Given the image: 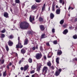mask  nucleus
I'll list each match as a JSON object with an SVG mask.
<instances>
[{
  "label": "nucleus",
  "instance_id": "nucleus-1",
  "mask_svg": "<svg viewBox=\"0 0 77 77\" xmlns=\"http://www.w3.org/2000/svg\"><path fill=\"white\" fill-rule=\"evenodd\" d=\"M29 23L26 21L21 22L20 24V27L21 29L26 30L29 26Z\"/></svg>",
  "mask_w": 77,
  "mask_h": 77
},
{
  "label": "nucleus",
  "instance_id": "nucleus-2",
  "mask_svg": "<svg viewBox=\"0 0 77 77\" xmlns=\"http://www.w3.org/2000/svg\"><path fill=\"white\" fill-rule=\"evenodd\" d=\"M42 57V55L41 54L37 53L36 54L35 58L37 60H39Z\"/></svg>",
  "mask_w": 77,
  "mask_h": 77
},
{
  "label": "nucleus",
  "instance_id": "nucleus-3",
  "mask_svg": "<svg viewBox=\"0 0 77 77\" xmlns=\"http://www.w3.org/2000/svg\"><path fill=\"white\" fill-rule=\"evenodd\" d=\"M48 67L47 66L44 67L42 70V73L43 74H46L47 72Z\"/></svg>",
  "mask_w": 77,
  "mask_h": 77
},
{
  "label": "nucleus",
  "instance_id": "nucleus-4",
  "mask_svg": "<svg viewBox=\"0 0 77 77\" xmlns=\"http://www.w3.org/2000/svg\"><path fill=\"white\" fill-rule=\"evenodd\" d=\"M62 71V69H59L58 70H57L55 73V75L57 77L59 75V74L60 73V72Z\"/></svg>",
  "mask_w": 77,
  "mask_h": 77
},
{
  "label": "nucleus",
  "instance_id": "nucleus-5",
  "mask_svg": "<svg viewBox=\"0 0 77 77\" xmlns=\"http://www.w3.org/2000/svg\"><path fill=\"white\" fill-rule=\"evenodd\" d=\"M23 45H22L21 43H18V44L16 45V48H22Z\"/></svg>",
  "mask_w": 77,
  "mask_h": 77
},
{
  "label": "nucleus",
  "instance_id": "nucleus-6",
  "mask_svg": "<svg viewBox=\"0 0 77 77\" xmlns=\"http://www.w3.org/2000/svg\"><path fill=\"white\" fill-rule=\"evenodd\" d=\"M39 4H37V5H33L31 7V9L32 10H35V9H36L37 8H38V6L39 5Z\"/></svg>",
  "mask_w": 77,
  "mask_h": 77
},
{
  "label": "nucleus",
  "instance_id": "nucleus-7",
  "mask_svg": "<svg viewBox=\"0 0 77 77\" xmlns=\"http://www.w3.org/2000/svg\"><path fill=\"white\" fill-rule=\"evenodd\" d=\"M29 21L31 23H33V21H35V17L30 15L29 17Z\"/></svg>",
  "mask_w": 77,
  "mask_h": 77
},
{
  "label": "nucleus",
  "instance_id": "nucleus-8",
  "mask_svg": "<svg viewBox=\"0 0 77 77\" xmlns=\"http://www.w3.org/2000/svg\"><path fill=\"white\" fill-rule=\"evenodd\" d=\"M8 45H9V46H10V47H11V46H12L13 45V44H14V43H13V42L11 40H9V41L8 42Z\"/></svg>",
  "mask_w": 77,
  "mask_h": 77
},
{
  "label": "nucleus",
  "instance_id": "nucleus-9",
  "mask_svg": "<svg viewBox=\"0 0 77 77\" xmlns=\"http://www.w3.org/2000/svg\"><path fill=\"white\" fill-rule=\"evenodd\" d=\"M27 50V48H23L21 50V53L22 54H24L26 52V50Z\"/></svg>",
  "mask_w": 77,
  "mask_h": 77
},
{
  "label": "nucleus",
  "instance_id": "nucleus-10",
  "mask_svg": "<svg viewBox=\"0 0 77 77\" xmlns=\"http://www.w3.org/2000/svg\"><path fill=\"white\" fill-rule=\"evenodd\" d=\"M40 29L41 31H44L45 30V26L43 25H41L39 26Z\"/></svg>",
  "mask_w": 77,
  "mask_h": 77
},
{
  "label": "nucleus",
  "instance_id": "nucleus-11",
  "mask_svg": "<svg viewBox=\"0 0 77 77\" xmlns=\"http://www.w3.org/2000/svg\"><path fill=\"white\" fill-rule=\"evenodd\" d=\"M62 54V51L61 50H58L57 51V56H60Z\"/></svg>",
  "mask_w": 77,
  "mask_h": 77
},
{
  "label": "nucleus",
  "instance_id": "nucleus-12",
  "mask_svg": "<svg viewBox=\"0 0 77 77\" xmlns=\"http://www.w3.org/2000/svg\"><path fill=\"white\" fill-rule=\"evenodd\" d=\"M55 5H55V3L54 2H53L52 6V11H53V12H54L55 11V9H54V8Z\"/></svg>",
  "mask_w": 77,
  "mask_h": 77
},
{
  "label": "nucleus",
  "instance_id": "nucleus-13",
  "mask_svg": "<svg viewBox=\"0 0 77 77\" xmlns=\"http://www.w3.org/2000/svg\"><path fill=\"white\" fill-rule=\"evenodd\" d=\"M47 37V35L45 34H42L41 35V39H44V38H45Z\"/></svg>",
  "mask_w": 77,
  "mask_h": 77
},
{
  "label": "nucleus",
  "instance_id": "nucleus-14",
  "mask_svg": "<svg viewBox=\"0 0 77 77\" xmlns=\"http://www.w3.org/2000/svg\"><path fill=\"white\" fill-rule=\"evenodd\" d=\"M4 17L5 18H8L9 17V14L7 12H5L4 13Z\"/></svg>",
  "mask_w": 77,
  "mask_h": 77
},
{
  "label": "nucleus",
  "instance_id": "nucleus-15",
  "mask_svg": "<svg viewBox=\"0 0 77 77\" xmlns=\"http://www.w3.org/2000/svg\"><path fill=\"white\" fill-rule=\"evenodd\" d=\"M38 20L39 22H41V23H43L44 22V19L41 17H39Z\"/></svg>",
  "mask_w": 77,
  "mask_h": 77
},
{
  "label": "nucleus",
  "instance_id": "nucleus-16",
  "mask_svg": "<svg viewBox=\"0 0 77 77\" xmlns=\"http://www.w3.org/2000/svg\"><path fill=\"white\" fill-rule=\"evenodd\" d=\"M29 65H26L24 67V68H23V71H27V69H28V68H29Z\"/></svg>",
  "mask_w": 77,
  "mask_h": 77
},
{
  "label": "nucleus",
  "instance_id": "nucleus-17",
  "mask_svg": "<svg viewBox=\"0 0 77 77\" xmlns=\"http://www.w3.org/2000/svg\"><path fill=\"white\" fill-rule=\"evenodd\" d=\"M45 10V3L43 5L42 8V12H43Z\"/></svg>",
  "mask_w": 77,
  "mask_h": 77
},
{
  "label": "nucleus",
  "instance_id": "nucleus-18",
  "mask_svg": "<svg viewBox=\"0 0 77 77\" xmlns=\"http://www.w3.org/2000/svg\"><path fill=\"white\" fill-rule=\"evenodd\" d=\"M56 13L57 15L60 14V8L57 9L56 10Z\"/></svg>",
  "mask_w": 77,
  "mask_h": 77
},
{
  "label": "nucleus",
  "instance_id": "nucleus-19",
  "mask_svg": "<svg viewBox=\"0 0 77 77\" xmlns=\"http://www.w3.org/2000/svg\"><path fill=\"white\" fill-rule=\"evenodd\" d=\"M68 32V30L67 29H65L63 32L64 35H66Z\"/></svg>",
  "mask_w": 77,
  "mask_h": 77
},
{
  "label": "nucleus",
  "instance_id": "nucleus-20",
  "mask_svg": "<svg viewBox=\"0 0 77 77\" xmlns=\"http://www.w3.org/2000/svg\"><path fill=\"white\" fill-rule=\"evenodd\" d=\"M54 17V14L52 13H51L50 14V18H51V19L52 20V19H53Z\"/></svg>",
  "mask_w": 77,
  "mask_h": 77
},
{
  "label": "nucleus",
  "instance_id": "nucleus-21",
  "mask_svg": "<svg viewBox=\"0 0 77 77\" xmlns=\"http://www.w3.org/2000/svg\"><path fill=\"white\" fill-rule=\"evenodd\" d=\"M28 42H29V40H28V39H26L25 40V41L24 42V45H27V44H28Z\"/></svg>",
  "mask_w": 77,
  "mask_h": 77
},
{
  "label": "nucleus",
  "instance_id": "nucleus-22",
  "mask_svg": "<svg viewBox=\"0 0 77 77\" xmlns=\"http://www.w3.org/2000/svg\"><path fill=\"white\" fill-rule=\"evenodd\" d=\"M0 62H1L2 64H4V63H5V60L3 58H2L0 59Z\"/></svg>",
  "mask_w": 77,
  "mask_h": 77
},
{
  "label": "nucleus",
  "instance_id": "nucleus-23",
  "mask_svg": "<svg viewBox=\"0 0 77 77\" xmlns=\"http://www.w3.org/2000/svg\"><path fill=\"white\" fill-rule=\"evenodd\" d=\"M7 75V72H6V70L4 72H3V77H6Z\"/></svg>",
  "mask_w": 77,
  "mask_h": 77
},
{
  "label": "nucleus",
  "instance_id": "nucleus-24",
  "mask_svg": "<svg viewBox=\"0 0 77 77\" xmlns=\"http://www.w3.org/2000/svg\"><path fill=\"white\" fill-rule=\"evenodd\" d=\"M5 47L7 51H9V47H8V45H5Z\"/></svg>",
  "mask_w": 77,
  "mask_h": 77
},
{
  "label": "nucleus",
  "instance_id": "nucleus-25",
  "mask_svg": "<svg viewBox=\"0 0 77 77\" xmlns=\"http://www.w3.org/2000/svg\"><path fill=\"white\" fill-rule=\"evenodd\" d=\"M0 37L1 38L3 39L5 37V35L1 33V36Z\"/></svg>",
  "mask_w": 77,
  "mask_h": 77
},
{
  "label": "nucleus",
  "instance_id": "nucleus-26",
  "mask_svg": "<svg viewBox=\"0 0 77 77\" xmlns=\"http://www.w3.org/2000/svg\"><path fill=\"white\" fill-rule=\"evenodd\" d=\"M56 62L57 64H59V57L56 58Z\"/></svg>",
  "mask_w": 77,
  "mask_h": 77
},
{
  "label": "nucleus",
  "instance_id": "nucleus-27",
  "mask_svg": "<svg viewBox=\"0 0 77 77\" xmlns=\"http://www.w3.org/2000/svg\"><path fill=\"white\" fill-rule=\"evenodd\" d=\"M41 65H40L38 67H37V71H38V72L40 71V69H41Z\"/></svg>",
  "mask_w": 77,
  "mask_h": 77
},
{
  "label": "nucleus",
  "instance_id": "nucleus-28",
  "mask_svg": "<svg viewBox=\"0 0 77 77\" xmlns=\"http://www.w3.org/2000/svg\"><path fill=\"white\" fill-rule=\"evenodd\" d=\"M50 67V69L52 70H54V69H55V67L54 66H51Z\"/></svg>",
  "mask_w": 77,
  "mask_h": 77
},
{
  "label": "nucleus",
  "instance_id": "nucleus-29",
  "mask_svg": "<svg viewBox=\"0 0 77 77\" xmlns=\"http://www.w3.org/2000/svg\"><path fill=\"white\" fill-rule=\"evenodd\" d=\"M63 23H64V19L62 20L60 22V24H63Z\"/></svg>",
  "mask_w": 77,
  "mask_h": 77
},
{
  "label": "nucleus",
  "instance_id": "nucleus-30",
  "mask_svg": "<svg viewBox=\"0 0 77 77\" xmlns=\"http://www.w3.org/2000/svg\"><path fill=\"white\" fill-rule=\"evenodd\" d=\"M73 38L74 39H76L77 38V34H75V35H74L73 36Z\"/></svg>",
  "mask_w": 77,
  "mask_h": 77
},
{
  "label": "nucleus",
  "instance_id": "nucleus-31",
  "mask_svg": "<svg viewBox=\"0 0 77 77\" xmlns=\"http://www.w3.org/2000/svg\"><path fill=\"white\" fill-rule=\"evenodd\" d=\"M28 61L29 63H32V59L29 58V59L28 60Z\"/></svg>",
  "mask_w": 77,
  "mask_h": 77
},
{
  "label": "nucleus",
  "instance_id": "nucleus-32",
  "mask_svg": "<svg viewBox=\"0 0 77 77\" xmlns=\"http://www.w3.org/2000/svg\"><path fill=\"white\" fill-rule=\"evenodd\" d=\"M14 35H11L9 36V39H13L14 38Z\"/></svg>",
  "mask_w": 77,
  "mask_h": 77
},
{
  "label": "nucleus",
  "instance_id": "nucleus-33",
  "mask_svg": "<svg viewBox=\"0 0 77 77\" xmlns=\"http://www.w3.org/2000/svg\"><path fill=\"white\" fill-rule=\"evenodd\" d=\"M47 65H48V66H50H50H51V62H48L47 63Z\"/></svg>",
  "mask_w": 77,
  "mask_h": 77
},
{
  "label": "nucleus",
  "instance_id": "nucleus-34",
  "mask_svg": "<svg viewBox=\"0 0 77 77\" xmlns=\"http://www.w3.org/2000/svg\"><path fill=\"white\" fill-rule=\"evenodd\" d=\"M18 43H21V41H20V37H18Z\"/></svg>",
  "mask_w": 77,
  "mask_h": 77
},
{
  "label": "nucleus",
  "instance_id": "nucleus-35",
  "mask_svg": "<svg viewBox=\"0 0 77 77\" xmlns=\"http://www.w3.org/2000/svg\"><path fill=\"white\" fill-rule=\"evenodd\" d=\"M15 2L16 3H20V0H15Z\"/></svg>",
  "mask_w": 77,
  "mask_h": 77
},
{
  "label": "nucleus",
  "instance_id": "nucleus-36",
  "mask_svg": "<svg viewBox=\"0 0 77 77\" xmlns=\"http://www.w3.org/2000/svg\"><path fill=\"white\" fill-rule=\"evenodd\" d=\"M5 32L6 29H4L3 30L1 31V33H5Z\"/></svg>",
  "mask_w": 77,
  "mask_h": 77
},
{
  "label": "nucleus",
  "instance_id": "nucleus-37",
  "mask_svg": "<svg viewBox=\"0 0 77 77\" xmlns=\"http://www.w3.org/2000/svg\"><path fill=\"white\" fill-rule=\"evenodd\" d=\"M49 44V42H47L46 43V45H47V46H50V45Z\"/></svg>",
  "mask_w": 77,
  "mask_h": 77
},
{
  "label": "nucleus",
  "instance_id": "nucleus-38",
  "mask_svg": "<svg viewBox=\"0 0 77 77\" xmlns=\"http://www.w3.org/2000/svg\"><path fill=\"white\" fill-rule=\"evenodd\" d=\"M54 44H57V40L54 41Z\"/></svg>",
  "mask_w": 77,
  "mask_h": 77
},
{
  "label": "nucleus",
  "instance_id": "nucleus-39",
  "mask_svg": "<svg viewBox=\"0 0 77 77\" xmlns=\"http://www.w3.org/2000/svg\"><path fill=\"white\" fill-rule=\"evenodd\" d=\"M35 73V70H33L31 71L30 72L31 74H33V73Z\"/></svg>",
  "mask_w": 77,
  "mask_h": 77
},
{
  "label": "nucleus",
  "instance_id": "nucleus-40",
  "mask_svg": "<svg viewBox=\"0 0 77 77\" xmlns=\"http://www.w3.org/2000/svg\"><path fill=\"white\" fill-rule=\"evenodd\" d=\"M28 33L29 34V35H32V32L30 31H29L28 32Z\"/></svg>",
  "mask_w": 77,
  "mask_h": 77
},
{
  "label": "nucleus",
  "instance_id": "nucleus-41",
  "mask_svg": "<svg viewBox=\"0 0 77 77\" xmlns=\"http://www.w3.org/2000/svg\"><path fill=\"white\" fill-rule=\"evenodd\" d=\"M52 32L53 33H54L55 32V29L54 28L52 30Z\"/></svg>",
  "mask_w": 77,
  "mask_h": 77
},
{
  "label": "nucleus",
  "instance_id": "nucleus-42",
  "mask_svg": "<svg viewBox=\"0 0 77 77\" xmlns=\"http://www.w3.org/2000/svg\"><path fill=\"white\" fill-rule=\"evenodd\" d=\"M75 60L76 61H77V58H74L72 60V61L74 62Z\"/></svg>",
  "mask_w": 77,
  "mask_h": 77
},
{
  "label": "nucleus",
  "instance_id": "nucleus-43",
  "mask_svg": "<svg viewBox=\"0 0 77 77\" xmlns=\"http://www.w3.org/2000/svg\"><path fill=\"white\" fill-rule=\"evenodd\" d=\"M32 50H35V49H36V48H35V46H33L32 48Z\"/></svg>",
  "mask_w": 77,
  "mask_h": 77
},
{
  "label": "nucleus",
  "instance_id": "nucleus-44",
  "mask_svg": "<svg viewBox=\"0 0 77 77\" xmlns=\"http://www.w3.org/2000/svg\"><path fill=\"white\" fill-rule=\"evenodd\" d=\"M40 49L41 51H42V50H43V49L42 48V46H41L40 47Z\"/></svg>",
  "mask_w": 77,
  "mask_h": 77
},
{
  "label": "nucleus",
  "instance_id": "nucleus-45",
  "mask_svg": "<svg viewBox=\"0 0 77 77\" xmlns=\"http://www.w3.org/2000/svg\"><path fill=\"white\" fill-rule=\"evenodd\" d=\"M41 0H35L36 2H37V3H39L41 2Z\"/></svg>",
  "mask_w": 77,
  "mask_h": 77
},
{
  "label": "nucleus",
  "instance_id": "nucleus-46",
  "mask_svg": "<svg viewBox=\"0 0 77 77\" xmlns=\"http://www.w3.org/2000/svg\"><path fill=\"white\" fill-rule=\"evenodd\" d=\"M21 62H23V61H22L21 60H20L19 61V64L20 65V64H21Z\"/></svg>",
  "mask_w": 77,
  "mask_h": 77
},
{
  "label": "nucleus",
  "instance_id": "nucleus-47",
  "mask_svg": "<svg viewBox=\"0 0 77 77\" xmlns=\"http://www.w3.org/2000/svg\"><path fill=\"white\" fill-rule=\"evenodd\" d=\"M63 0H59L60 3H62V2H63Z\"/></svg>",
  "mask_w": 77,
  "mask_h": 77
},
{
  "label": "nucleus",
  "instance_id": "nucleus-48",
  "mask_svg": "<svg viewBox=\"0 0 77 77\" xmlns=\"http://www.w3.org/2000/svg\"><path fill=\"white\" fill-rule=\"evenodd\" d=\"M44 58L45 60H47V57H46V56H44Z\"/></svg>",
  "mask_w": 77,
  "mask_h": 77
},
{
  "label": "nucleus",
  "instance_id": "nucleus-49",
  "mask_svg": "<svg viewBox=\"0 0 77 77\" xmlns=\"http://www.w3.org/2000/svg\"><path fill=\"white\" fill-rule=\"evenodd\" d=\"M35 48L38 49V45H36L35 46Z\"/></svg>",
  "mask_w": 77,
  "mask_h": 77
},
{
  "label": "nucleus",
  "instance_id": "nucleus-50",
  "mask_svg": "<svg viewBox=\"0 0 77 77\" xmlns=\"http://www.w3.org/2000/svg\"><path fill=\"white\" fill-rule=\"evenodd\" d=\"M66 25H63V27H64V28H66Z\"/></svg>",
  "mask_w": 77,
  "mask_h": 77
},
{
  "label": "nucleus",
  "instance_id": "nucleus-51",
  "mask_svg": "<svg viewBox=\"0 0 77 77\" xmlns=\"http://www.w3.org/2000/svg\"><path fill=\"white\" fill-rule=\"evenodd\" d=\"M0 9H1V10H3V8L1 7V5H0Z\"/></svg>",
  "mask_w": 77,
  "mask_h": 77
},
{
  "label": "nucleus",
  "instance_id": "nucleus-52",
  "mask_svg": "<svg viewBox=\"0 0 77 77\" xmlns=\"http://www.w3.org/2000/svg\"><path fill=\"white\" fill-rule=\"evenodd\" d=\"M25 60V59H24V58H22V59L20 60H21L22 62H23L24 60Z\"/></svg>",
  "mask_w": 77,
  "mask_h": 77
},
{
  "label": "nucleus",
  "instance_id": "nucleus-53",
  "mask_svg": "<svg viewBox=\"0 0 77 77\" xmlns=\"http://www.w3.org/2000/svg\"><path fill=\"white\" fill-rule=\"evenodd\" d=\"M20 69L21 71H23L24 69V68H23V67H21L20 68Z\"/></svg>",
  "mask_w": 77,
  "mask_h": 77
},
{
  "label": "nucleus",
  "instance_id": "nucleus-54",
  "mask_svg": "<svg viewBox=\"0 0 77 77\" xmlns=\"http://www.w3.org/2000/svg\"><path fill=\"white\" fill-rule=\"evenodd\" d=\"M35 75L37 77H39V75L37 74V73H35Z\"/></svg>",
  "mask_w": 77,
  "mask_h": 77
},
{
  "label": "nucleus",
  "instance_id": "nucleus-55",
  "mask_svg": "<svg viewBox=\"0 0 77 77\" xmlns=\"http://www.w3.org/2000/svg\"><path fill=\"white\" fill-rule=\"evenodd\" d=\"M7 68H8V69H9V65H7Z\"/></svg>",
  "mask_w": 77,
  "mask_h": 77
},
{
  "label": "nucleus",
  "instance_id": "nucleus-56",
  "mask_svg": "<svg viewBox=\"0 0 77 77\" xmlns=\"http://www.w3.org/2000/svg\"><path fill=\"white\" fill-rule=\"evenodd\" d=\"M64 4H65V1H63L62 3V5L63 6V5H64Z\"/></svg>",
  "mask_w": 77,
  "mask_h": 77
},
{
  "label": "nucleus",
  "instance_id": "nucleus-57",
  "mask_svg": "<svg viewBox=\"0 0 77 77\" xmlns=\"http://www.w3.org/2000/svg\"><path fill=\"white\" fill-rule=\"evenodd\" d=\"M12 68H13L14 69H15V67L14 65H12Z\"/></svg>",
  "mask_w": 77,
  "mask_h": 77
},
{
  "label": "nucleus",
  "instance_id": "nucleus-58",
  "mask_svg": "<svg viewBox=\"0 0 77 77\" xmlns=\"http://www.w3.org/2000/svg\"><path fill=\"white\" fill-rule=\"evenodd\" d=\"M76 21H77V18H75L74 20L75 22H76Z\"/></svg>",
  "mask_w": 77,
  "mask_h": 77
},
{
  "label": "nucleus",
  "instance_id": "nucleus-59",
  "mask_svg": "<svg viewBox=\"0 0 77 77\" xmlns=\"http://www.w3.org/2000/svg\"><path fill=\"white\" fill-rule=\"evenodd\" d=\"M71 9V7L70 6L68 8V10H69L70 9Z\"/></svg>",
  "mask_w": 77,
  "mask_h": 77
},
{
  "label": "nucleus",
  "instance_id": "nucleus-60",
  "mask_svg": "<svg viewBox=\"0 0 77 77\" xmlns=\"http://www.w3.org/2000/svg\"><path fill=\"white\" fill-rule=\"evenodd\" d=\"M59 50H61V49H62L61 47L60 46H59Z\"/></svg>",
  "mask_w": 77,
  "mask_h": 77
},
{
  "label": "nucleus",
  "instance_id": "nucleus-61",
  "mask_svg": "<svg viewBox=\"0 0 77 77\" xmlns=\"http://www.w3.org/2000/svg\"><path fill=\"white\" fill-rule=\"evenodd\" d=\"M3 68H5V67H6V66H5V65L4 64L3 65Z\"/></svg>",
  "mask_w": 77,
  "mask_h": 77
},
{
  "label": "nucleus",
  "instance_id": "nucleus-62",
  "mask_svg": "<svg viewBox=\"0 0 77 77\" xmlns=\"http://www.w3.org/2000/svg\"><path fill=\"white\" fill-rule=\"evenodd\" d=\"M48 57L49 58H50V57H51V56H48Z\"/></svg>",
  "mask_w": 77,
  "mask_h": 77
},
{
  "label": "nucleus",
  "instance_id": "nucleus-63",
  "mask_svg": "<svg viewBox=\"0 0 77 77\" xmlns=\"http://www.w3.org/2000/svg\"><path fill=\"white\" fill-rule=\"evenodd\" d=\"M35 74L32 75V77H35Z\"/></svg>",
  "mask_w": 77,
  "mask_h": 77
},
{
  "label": "nucleus",
  "instance_id": "nucleus-64",
  "mask_svg": "<svg viewBox=\"0 0 77 77\" xmlns=\"http://www.w3.org/2000/svg\"><path fill=\"white\" fill-rule=\"evenodd\" d=\"M9 65L10 66H11V65H12V63H10Z\"/></svg>",
  "mask_w": 77,
  "mask_h": 77
}]
</instances>
